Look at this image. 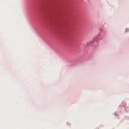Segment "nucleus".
Instances as JSON below:
<instances>
[{
  "label": "nucleus",
  "mask_w": 129,
  "mask_h": 129,
  "mask_svg": "<svg viewBox=\"0 0 129 129\" xmlns=\"http://www.w3.org/2000/svg\"><path fill=\"white\" fill-rule=\"evenodd\" d=\"M128 31H129V29H125V32H128Z\"/></svg>",
  "instance_id": "1"
}]
</instances>
